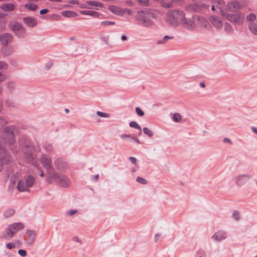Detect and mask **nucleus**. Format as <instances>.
<instances>
[{
    "label": "nucleus",
    "mask_w": 257,
    "mask_h": 257,
    "mask_svg": "<svg viewBox=\"0 0 257 257\" xmlns=\"http://www.w3.org/2000/svg\"><path fill=\"white\" fill-rule=\"evenodd\" d=\"M226 238V234L223 230H218L211 236V239L216 241H221Z\"/></svg>",
    "instance_id": "12"
},
{
    "label": "nucleus",
    "mask_w": 257,
    "mask_h": 257,
    "mask_svg": "<svg viewBox=\"0 0 257 257\" xmlns=\"http://www.w3.org/2000/svg\"><path fill=\"white\" fill-rule=\"evenodd\" d=\"M62 15L66 18H74L77 16V14L71 11H64L61 12Z\"/></svg>",
    "instance_id": "26"
},
{
    "label": "nucleus",
    "mask_w": 257,
    "mask_h": 257,
    "mask_svg": "<svg viewBox=\"0 0 257 257\" xmlns=\"http://www.w3.org/2000/svg\"><path fill=\"white\" fill-rule=\"evenodd\" d=\"M57 181L61 184V186L64 187H67L69 186V180L67 177L64 174L59 173L58 176Z\"/></svg>",
    "instance_id": "17"
},
{
    "label": "nucleus",
    "mask_w": 257,
    "mask_h": 257,
    "mask_svg": "<svg viewBox=\"0 0 257 257\" xmlns=\"http://www.w3.org/2000/svg\"><path fill=\"white\" fill-rule=\"evenodd\" d=\"M26 233L28 235L30 239V240L28 242H27L26 243L29 245H31L35 242L36 238V232L33 230L27 229L26 231Z\"/></svg>",
    "instance_id": "20"
},
{
    "label": "nucleus",
    "mask_w": 257,
    "mask_h": 257,
    "mask_svg": "<svg viewBox=\"0 0 257 257\" xmlns=\"http://www.w3.org/2000/svg\"><path fill=\"white\" fill-rule=\"evenodd\" d=\"M138 2L144 6H148L149 3V0H137Z\"/></svg>",
    "instance_id": "53"
},
{
    "label": "nucleus",
    "mask_w": 257,
    "mask_h": 257,
    "mask_svg": "<svg viewBox=\"0 0 257 257\" xmlns=\"http://www.w3.org/2000/svg\"><path fill=\"white\" fill-rule=\"evenodd\" d=\"M14 34L18 38H23L26 36V30L24 27L20 29V30L16 32Z\"/></svg>",
    "instance_id": "28"
},
{
    "label": "nucleus",
    "mask_w": 257,
    "mask_h": 257,
    "mask_svg": "<svg viewBox=\"0 0 257 257\" xmlns=\"http://www.w3.org/2000/svg\"><path fill=\"white\" fill-rule=\"evenodd\" d=\"M246 19L247 21H248V22H253L256 19V16L255 14L251 13L246 16Z\"/></svg>",
    "instance_id": "36"
},
{
    "label": "nucleus",
    "mask_w": 257,
    "mask_h": 257,
    "mask_svg": "<svg viewBox=\"0 0 257 257\" xmlns=\"http://www.w3.org/2000/svg\"><path fill=\"white\" fill-rule=\"evenodd\" d=\"M136 112L137 114L140 117L143 116L145 114L144 112L142 110V109L139 107H137L135 108Z\"/></svg>",
    "instance_id": "41"
},
{
    "label": "nucleus",
    "mask_w": 257,
    "mask_h": 257,
    "mask_svg": "<svg viewBox=\"0 0 257 257\" xmlns=\"http://www.w3.org/2000/svg\"><path fill=\"white\" fill-rule=\"evenodd\" d=\"M225 16L227 20L233 24L241 25L243 23L244 15L241 13L236 14H226L222 13Z\"/></svg>",
    "instance_id": "6"
},
{
    "label": "nucleus",
    "mask_w": 257,
    "mask_h": 257,
    "mask_svg": "<svg viewBox=\"0 0 257 257\" xmlns=\"http://www.w3.org/2000/svg\"><path fill=\"white\" fill-rule=\"evenodd\" d=\"M250 177L251 176L247 174L239 175L235 178V183L237 186H241L244 184Z\"/></svg>",
    "instance_id": "10"
},
{
    "label": "nucleus",
    "mask_w": 257,
    "mask_h": 257,
    "mask_svg": "<svg viewBox=\"0 0 257 257\" xmlns=\"http://www.w3.org/2000/svg\"><path fill=\"white\" fill-rule=\"evenodd\" d=\"M47 173L48 175V181L49 184L52 183L54 181H57L58 176L59 174L55 172L53 168L52 169H49L48 170H47Z\"/></svg>",
    "instance_id": "13"
},
{
    "label": "nucleus",
    "mask_w": 257,
    "mask_h": 257,
    "mask_svg": "<svg viewBox=\"0 0 257 257\" xmlns=\"http://www.w3.org/2000/svg\"><path fill=\"white\" fill-rule=\"evenodd\" d=\"M172 119L175 122H178L181 121L182 117L179 113H175L173 115Z\"/></svg>",
    "instance_id": "33"
},
{
    "label": "nucleus",
    "mask_w": 257,
    "mask_h": 257,
    "mask_svg": "<svg viewBox=\"0 0 257 257\" xmlns=\"http://www.w3.org/2000/svg\"><path fill=\"white\" fill-rule=\"evenodd\" d=\"M17 188L19 192L27 191V187L23 180H20L18 182Z\"/></svg>",
    "instance_id": "25"
},
{
    "label": "nucleus",
    "mask_w": 257,
    "mask_h": 257,
    "mask_svg": "<svg viewBox=\"0 0 257 257\" xmlns=\"http://www.w3.org/2000/svg\"><path fill=\"white\" fill-rule=\"evenodd\" d=\"M144 133L149 136L150 138H152L154 134L152 131H151L149 128L147 127H145L143 129Z\"/></svg>",
    "instance_id": "34"
},
{
    "label": "nucleus",
    "mask_w": 257,
    "mask_h": 257,
    "mask_svg": "<svg viewBox=\"0 0 257 257\" xmlns=\"http://www.w3.org/2000/svg\"><path fill=\"white\" fill-rule=\"evenodd\" d=\"M6 103L7 106L11 107H15L17 106L16 103L11 100H7Z\"/></svg>",
    "instance_id": "44"
},
{
    "label": "nucleus",
    "mask_w": 257,
    "mask_h": 257,
    "mask_svg": "<svg viewBox=\"0 0 257 257\" xmlns=\"http://www.w3.org/2000/svg\"><path fill=\"white\" fill-rule=\"evenodd\" d=\"M132 141H134L135 142H136L138 144H141L140 141L137 137H135L134 136H133V138H132Z\"/></svg>",
    "instance_id": "60"
},
{
    "label": "nucleus",
    "mask_w": 257,
    "mask_h": 257,
    "mask_svg": "<svg viewBox=\"0 0 257 257\" xmlns=\"http://www.w3.org/2000/svg\"><path fill=\"white\" fill-rule=\"evenodd\" d=\"M15 213V210L12 208H10L6 210L4 213V216L6 218L10 217L13 215Z\"/></svg>",
    "instance_id": "29"
},
{
    "label": "nucleus",
    "mask_w": 257,
    "mask_h": 257,
    "mask_svg": "<svg viewBox=\"0 0 257 257\" xmlns=\"http://www.w3.org/2000/svg\"><path fill=\"white\" fill-rule=\"evenodd\" d=\"M223 142L225 143H229L230 144L232 143L231 140L227 138H225L223 139Z\"/></svg>",
    "instance_id": "62"
},
{
    "label": "nucleus",
    "mask_w": 257,
    "mask_h": 257,
    "mask_svg": "<svg viewBox=\"0 0 257 257\" xmlns=\"http://www.w3.org/2000/svg\"><path fill=\"white\" fill-rule=\"evenodd\" d=\"M80 13L84 15H88L94 18H98L100 14L96 11L89 10H82L80 11Z\"/></svg>",
    "instance_id": "23"
},
{
    "label": "nucleus",
    "mask_w": 257,
    "mask_h": 257,
    "mask_svg": "<svg viewBox=\"0 0 257 257\" xmlns=\"http://www.w3.org/2000/svg\"><path fill=\"white\" fill-rule=\"evenodd\" d=\"M13 158L9 152L0 144V172L4 169H8V166L12 162Z\"/></svg>",
    "instance_id": "4"
},
{
    "label": "nucleus",
    "mask_w": 257,
    "mask_h": 257,
    "mask_svg": "<svg viewBox=\"0 0 257 257\" xmlns=\"http://www.w3.org/2000/svg\"><path fill=\"white\" fill-rule=\"evenodd\" d=\"M184 12L180 10L169 11L166 15V21L172 27H177L181 22Z\"/></svg>",
    "instance_id": "3"
},
{
    "label": "nucleus",
    "mask_w": 257,
    "mask_h": 257,
    "mask_svg": "<svg viewBox=\"0 0 257 257\" xmlns=\"http://www.w3.org/2000/svg\"><path fill=\"white\" fill-rule=\"evenodd\" d=\"M161 235L160 234L157 233L155 235L154 241L155 242H157L161 238Z\"/></svg>",
    "instance_id": "55"
},
{
    "label": "nucleus",
    "mask_w": 257,
    "mask_h": 257,
    "mask_svg": "<svg viewBox=\"0 0 257 257\" xmlns=\"http://www.w3.org/2000/svg\"><path fill=\"white\" fill-rule=\"evenodd\" d=\"M24 156L25 159L27 163L32 164L34 166H37V161L36 156H34V153L32 151L28 150L25 151Z\"/></svg>",
    "instance_id": "9"
},
{
    "label": "nucleus",
    "mask_w": 257,
    "mask_h": 257,
    "mask_svg": "<svg viewBox=\"0 0 257 257\" xmlns=\"http://www.w3.org/2000/svg\"><path fill=\"white\" fill-rule=\"evenodd\" d=\"M134 135H132L131 134H122L120 135V137L121 139L125 140V139H128L132 140V138H133Z\"/></svg>",
    "instance_id": "40"
},
{
    "label": "nucleus",
    "mask_w": 257,
    "mask_h": 257,
    "mask_svg": "<svg viewBox=\"0 0 257 257\" xmlns=\"http://www.w3.org/2000/svg\"><path fill=\"white\" fill-rule=\"evenodd\" d=\"M18 133V128L14 125H9L5 126L2 132L3 140L5 144H3L0 142V144L3 145L4 147L6 150V146H8V149L11 150L14 154L17 152V147L14 146L16 142L15 138V134ZM9 152V151H8Z\"/></svg>",
    "instance_id": "1"
},
{
    "label": "nucleus",
    "mask_w": 257,
    "mask_h": 257,
    "mask_svg": "<svg viewBox=\"0 0 257 257\" xmlns=\"http://www.w3.org/2000/svg\"><path fill=\"white\" fill-rule=\"evenodd\" d=\"M86 4L88 5L91 6H94V7H99L100 8H102L103 5L102 3H99L95 1H88L86 2Z\"/></svg>",
    "instance_id": "32"
},
{
    "label": "nucleus",
    "mask_w": 257,
    "mask_h": 257,
    "mask_svg": "<svg viewBox=\"0 0 257 257\" xmlns=\"http://www.w3.org/2000/svg\"><path fill=\"white\" fill-rule=\"evenodd\" d=\"M8 123V121L5 118L2 116H0V125L3 126Z\"/></svg>",
    "instance_id": "46"
},
{
    "label": "nucleus",
    "mask_w": 257,
    "mask_h": 257,
    "mask_svg": "<svg viewBox=\"0 0 257 257\" xmlns=\"http://www.w3.org/2000/svg\"><path fill=\"white\" fill-rule=\"evenodd\" d=\"M101 25H115V22L112 21H102L101 22Z\"/></svg>",
    "instance_id": "49"
},
{
    "label": "nucleus",
    "mask_w": 257,
    "mask_h": 257,
    "mask_svg": "<svg viewBox=\"0 0 257 257\" xmlns=\"http://www.w3.org/2000/svg\"><path fill=\"white\" fill-rule=\"evenodd\" d=\"M69 3L71 4L76 5L78 4V2L77 0H72L69 2Z\"/></svg>",
    "instance_id": "63"
},
{
    "label": "nucleus",
    "mask_w": 257,
    "mask_h": 257,
    "mask_svg": "<svg viewBox=\"0 0 257 257\" xmlns=\"http://www.w3.org/2000/svg\"><path fill=\"white\" fill-rule=\"evenodd\" d=\"M6 246L9 249H12L13 248L15 247V244L12 242H9L6 244Z\"/></svg>",
    "instance_id": "56"
},
{
    "label": "nucleus",
    "mask_w": 257,
    "mask_h": 257,
    "mask_svg": "<svg viewBox=\"0 0 257 257\" xmlns=\"http://www.w3.org/2000/svg\"><path fill=\"white\" fill-rule=\"evenodd\" d=\"M9 27L14 33L23 28L22 24L17 21L11 22L9 24Z\"/></svg>",
    "instance_id": "19"
},
{
    "label": "nucleus",
    "mask_w": 257,
    "mask_h": 257,
    "mask_svg": "<svg viewBox=\"0 0 257 257\" xmlns=\"http://www.w3.org/2000/svg\"><path fill=\"white\" fill-rule=\"evenodd\" d=\"M224 27H225V30L226 31L229 32L232 29L231 26L227 23H226L225 24Z\"/></svg>",
    "instance_id": "54"
},
{
    "label": "nucleus",
    "mask_w": 257,
    "mask_h": 257,
    "mask_svg": "<svg viewBox=\"0 0 257 257\" xmlns=\"http://www.w3.org/2000/svg\"><path fill=\"white\" fill-rule=\"evenodd\" d=\"M87 5V4H82L80 5V7L82 9H87L88 8Z\"/></svg>",
    "instance_id": "64"
},
{
    "label": "nucleus",
    "mask_w": 257,
    "mask_h": 257,
    "mask_svg": "<svg viewBox=\"0 0 257 257\" xmlns=\"http://www.w3.org/2000/svg\"><path fill=\"white\" fill-rule=\"evenodd\" d=\"M129 160L133 164H136L137 159H136V158L133 157H130L129 158Z\"/></svg>",
    "instance_id": "59"
},
{
    "label": "nucleus",
    "mask_w": 257,
    "mask_h": 257,
    "mask_svg": "<svg viewBox=\"0 0 257 257\" xmlns=\"http://www.w3.org/2000/svg\"><path fill=\"white\" fill-rule=\"evenodd\" d=\"M96 113L98 116L103 117H107L109 115V114L107 113L102 112L99 111H97Z\"/></svg>",
    "instance_id": "50"
},
{
    "label": "nucleus",
    "mask_w": 257,
    "mask_h": 257,
    "mask_svg": "<svg viewBox=\"0 0 257 257\" xmlns=\"http://www.w3.org/2000/svg\"><path fill=\"white\" fill-rule=\"evenodd\" d=\"M8 76L9 75L6 72L0 71V82L5 81Z\"/></svg>",
    "instance_id": "35"
},
{
    "label": "nucleus",
    "mask_w": 257,
    "mask_h": 257,
    "mask_svg": "<svg viewBox=\"0 0 257 257\" xmlns=\"http://www.w3.org/2000/svg\"><path fill=\"white\" fill-rule=\"evenodd\" d=\"M108 10L116 15H122L124 13V11L121 8L115 6H109Z\"/></svg>",
    "instance_id": "22"
},
{
    "label": "nucleus",
    "mask_w": 257,
    "mask_h": 257,
    "mask_svg": "<svg viewBox=\"0 0 257 257\" xmlns=\"http://www.w3.org/2000/svg\"><path fill=\"white\" fill-rule=\"evenodd\" d=\"M205 4H195L190 6L191 9L194 12L200 13L201 12L203 8L205 7Z\"/></svg>",
    "instance_id": "24"
},
{
    "label": "nucleus",
    "mask_w": 257,
    "mask_h": 257,
    "mask_svg": "<svg viewBox=\"0 0 257 257\" xmlns=\"http://www.w3.org/2000/svg\"><path fill=\"white\" fill-rule=\"evenodd\" d=\"M12 38L11 34L6 33L0 37V41L3 45L6 46L8 45L9 43L11 42Z\"/></svg>",
    "instance_id": "16"
},
{
    "label": "nucleus",
    "mask_w": 257,
    "mask_h": 257,
    "mask_svg": "<svg viewBox=\"0 0 257 257\" xmlns=\"http://www.w3.org/2000/svg\"><path fill=\"white\" fill-rule=\"evenodd\" d=\"M129 125L130 127L135 128L137 130H141V126L135 121H132L130 122Z\"/></svg>",
    "instance_id": "37"
},
{
    "label": "nucleus",
    "mask_w": 257,
    "mask_h": 257,
    "mask_svg": "<svg viewBox=\"0 0 257 257\" xmlns=\"http://www.w3.org/2000/svg\"><path fill=\"white\" fill-rule=\"evenodd\" d=\"M77 212V210H70L68 211V214L70 216L72 215Z\"/></svg>",
    "instance_id": "61"
},
{
    "label": "nucleus",
    "mask_w": 257,
    "mask_h": 257,
    "mask_svg": "<svg viewBox=\"0 0 257 257\" xmlns=\"http://www.w3.org/2000/svg\"><path fill=\"white\" fill-rule=\"evenodd\" d=\"M41 163L46 170L52 169V160L50 156L46 154H42L40 158Z\"/></svg>",
    "instance_id": "8"
},
{
    "label": "nucleus",
    "mask_w": 257,
    "mask_h": 257,
    "mask_svg": "<svg viewBox=\"0 0 257 257\" xmlns=\"http://www.w3.org/2000/svg\"><path fill=\"white\" fill-rule=\"evenodd\" d=\"M49 9H43L40 11V14L41 15H44L48 13L49 12Z\"/></svg>",
    "instance_id": "58"
},
{
    "label": "nucleus",
    "mask_w": 257,
    "mask_h": 257,
    "mask_svg": "<svg viewBox=\"0 0 257 257\" xmlns=\"http://www.w3.org/2000/svg\"><path fill=\"white\" fill-rule=\"evenodd\" d=\"M18 253L22 257H25L27 255L26 250L20 249L18 250Z\"/></svg>",
    "instance_id": "51"
},
{
    "label": "nucleus",
    "mask_w": 257,
    "mask_h": 257,
    "mask_svg": "<svg viewBox=\"0 0 257 257\" xmlns=\"http://www.w3.org/2000/svg\"><path fill=\"white\" fill-rule=\"evenodd\" d=\"M136 20L146 27L153 25L152 19H157L155 11L150 9H145L138 11L135 16Z\"/></svg>",
    "instance_id": "2"
},
{
    "label": "nucleus",
    "mask_w": 257,
    "mask_h": 257,
    "mask_svg": "<svg viewBox=\"0 0 257 257\" xmlns=\"http://www.w3.org/2000/svg\"><path fill=\"white\" fill-rule=\"evenodd\" d=\"M210 21L212 25L216 28H220L222 26V23L218 17L211 16Z\"/></svg>",
    "instance_id": "21"
},
{
    "label": "nucleus",
    "mask_w": 257,
    "mask_h": 257,
    "mask_svg": "<svg viewBox=\"0 0 257 257\" xmlns=\"http://www.w3.org/2000/svg\"><path fill=\"white\" fill-rule=\"evenodd\" d=\"M53 65L52 61H49L45 65V67L46 70H49Z\"/></svg>",
    "instance_id": "52"
},
{
    "label": "nucleus",
    "mask_w": 257,
    "mask_h": 257,
    "mask_svg": "<svg viewBox=\"0 0 257 257\" xmlns=\"http://www.w3.org/2000/svg\"><path fill=\"white\" fill-rule=\"evenodd\" d=\"M24 7L25 8L32 11H35L38 9V6L36 4H34L27 3L24 5Z\"/></svg>",
    "instance_id": "31"
},
{
    "label": "nucleus",
    "mask_w": 257,
    "mask_h": 257,
    "mask_svg": "<svg viewBox=\"0 0 257 257\" xmlns=\"http://www.w3.org/2000/svg\"><path fill=\"white\" fill-rule=\"evenodd\" d=\"M16 86V83L14 81H11L9 82L8 84V89L12 91L15 88Z\"/></svg>",
    "instance_id": "39"
},
{
    "label": "nucleus",
    "mask_w": 257,
    "mask_h": 257,
    "mask_svg": "<svg viewBox=\"0 0 257 257\" xmlns=\"http://www.w3.org/2000/svg\"><path fill=\"white\" fill-rule=\"evenodd\" d=\"M61 19L60 15L57 14H53L51 17V19L53 21H58Z\"/></svg>",
    "instance_id": "47"
},
{
    "label": "nucleus",
    "mask_w": 257,
    "mask_h": 257,
    "mask_svg": "<svg viewBox=\"0 0 257 257\" xmlns=\"http://www.w3.org/2000/svg\"><path fill=\"white\" fill-rule=\"evenodd\" d=\"M197 18H198V21H199V22H200V23H201L202 26H203L204 27H206L208 22L204 18H203L202 16H198L197 17Z\"/></svg>",
    "instance_id": "38"
},
{
    "label": "nucleus",
    "mask_w": 257,
    "mask_h": 257,
    "mask_svg": "<svg viewBox=\"0 0 257 257\" xmlns=\"http://www.w3.org/2000/svg\"><path fill=\"white\" fill-rule=\"evenodd\" d=\"M44 149L46 150V151L48 152H50L53 150V147L52 146V145L50 144H47L45 145Z\"/></svg>",
    "instance_id": "45"
},
{
    "label": "nucleus",
    "mask_w": 257,
    "mask_h": 257,
    "mask_svg": "<svg viewBox=\"0 0 257 257\" xmlns=\"http://www.w3.org/2000/svg\"><path fill=\"white\" fill-rule=\"evenodd\" d=\"M35 178L32 175H28L26 179L25 183L27 188L31 187L35 182Z\"/></svg>",
    "instance_id": "27"
},
{
    "label": "nucleus",
    "mask_w": 257,
    "mask_h": 257,
    "mask_svg": "<svg viewBox=\"0 0 257 257\" xmlns=\"http://www.w3.org/2000/svg\"><path fill=\"white\" fill-rule=\"evenodd\" d=\"M174 37H171L167 35H166L164 37L162 40H159L158 41L159 44H164L166 42V40L167 39H173Z\"/></svg>",
    "instance_id": "43"
},
{
    "label": "nucleus",
    "mask_w": 257,
    "mask_h": 257,
    "mask_svg": "<svg viewBox=\"0 0 257 257\" xmlns=\"http://www.w3.org/2000/svg\"><path fill=\"white\" fill-rule=\"evenodd\" d=\"M232 217L236 220L238 221L240 219L239 213L237 211H235L233 214Z\"/></svg>",
    "instance_id": "48"
},
{
    "label": "nucleus",
    "mask_w": 257,
    "mask_h": 257,
    "mask_svg": "<svg viewBox=\"0 0 257 257\" xmlns=\"http://www.w3.org/2000/svg\"><path fill=\"white\" fill-rule=\"evenodd\" d=\"M183 18L181 19L180 23L183 27L188 30H194L195 28V24L194 21L190 19L186 18L185 13L183 15Z\"/></svg>",
    "instance_id": "7"
},
{
    "label": "nucleus",
    "mask_w": 257,
    "mask_h": 257,
    "mask_svg": "<svg viewBox=\"0 0 257 257\" xmlns=\"http://www.w3.org/2000/svg\"><path fill=\"white\" fill-rule=\"evenodd\" d=\"M248 28L253 34L257 35V26L255 23H250L248 26Z\"/></svg>",
    "instance_id": "30"
},
{
    "label": "nucleus",
    "mask_w": 257,
    "mask_h": 257,
    "mask_svg": "<svg viewBox=\"0 0 257 257\" xmlns=\"http://www.w3.org/2000/svg\"><path fill=\"white\" fill-rule=\"evenodd\" d=\"M0 9L6 12H12L16 9V5L12 3L3 4L0 6Z\"/></svg>",
    "instance_id": "18"
},
{
    "label": "nucleus",
    "mask_w": 257,
    "mask_h": 257,
    "mask_svg": "<svg viewBox=\"0 0 257 257\" xmlns=\"http://www.w3.org/2000/svg\"><path fill=\"white\" fill-rule=\"evenodd\" d=\"M6 66H7V64L5 62H4L3 61L0 62V70L2 69H3V68H5L6 69L7 68V67Z\"/></svg>",
    "instance_id": "57"
},
{
    "label": "nucleus",
    "mask_w": 257,
    "mask_h": 257,
    "mask_svg": "<svg viewBox=\"0 0 257 257\" xmlns=\"http://www.w3.org/2000/svg\"><path fill=\"white\" fill-rule=\"evenodd\" d=\"M25 225L22 222H16L10 224L6 229V234L4 236V238H10L13 237L15 233L20 230L24 229Z\"/></svg>",
    "instance_id": "5"
},
{
    "label": "nucleus",
    "mask_w": 257,
    "mask_h": 257,
    "mask_svg": "<svg viewBox=\"0 0 257 257\" xmlns=\"http://www.w3.org/2000/svg\"><path fill=\"white\" fill-rule=\"evenodd\" d=\"M136 181L137 182L141 184L145 185L147 184V181L144 178L141 177H138L136 179Z\"/></svg>",
    "instance_id": "42"
},
{
    "label": "nucleus",
    "mask_w": 257,
    "mask_h": 257,
    "mask_svg": "<svg viewBox=\"0 0 257 257\" xmlns=\"http://www.w3.org/2000/svg\"><path fill=\"white\" fill-rule=\"evenodd\" d=\"M54 165L57 169L62 171H65L67 168V163L61 159H57L54 162Z\"/></svg>",
    "instance_id": "11"
},
{
    "label": "nucleus",
    "mask_w": 257,
    "mask_h": 257,
    "mask_svg": "<svg viewBox=\"0 0 257 257\" xmlns=\"http://www.w3.org/2000/svg\"><path fill=\"white\" fill-rule=\"evenodd\" d=\"M226 8L231 12H236L241 9L240 4L237 1H233L227 4Z\"/></svg>",
    "instance_id": "14"
},
{
    "label": "nucleus",
    "mask_w": 257,
    "mask_h": 257,
    "mask_svg": "<svg viewBox=\"0 0 257 257\" xmlns=\"http://www.w3.org/2000/svg\"><path fill=\"white\" fill-rule=\"evenodd\" d=\"M23 22L28 27H31V28H34L38 24L37 20L32 17H27L24 18Z\"/></svg>",
    "instance_id": "15"
}]
</instances>
